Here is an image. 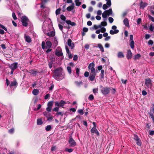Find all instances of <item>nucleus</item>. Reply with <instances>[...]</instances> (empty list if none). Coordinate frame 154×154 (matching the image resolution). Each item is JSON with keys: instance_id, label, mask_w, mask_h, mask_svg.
Wrapping results in <instances>:
<instances>
[{"instance_id": "obj_45", "label": "nucleus", "mask_w": 154, "mask_h": 154, "mask_svg": "<svg viewBox=\"0 0 154 154\" xmlns=\"http://www.w3.org/2000/svg\"><path fill=\"white\" fill-rule=\"evenodd\" d=\"M149 29L152 32L154 30V27L152 24H151L149 27Z\"/></svg>"}, {"instance_id": "obj_11", "label": "nucleus", "mask_w": 154, "mask_h": 154, "mask_svg": "<svg viewBox=\"0 0 154 154\" xmlns=\"http://www.w3.org/2000/svg\"><path fill=\"white\" fill-rule=\"evenodd\" d=\"M18 63H14L11 64L9 67L12 70H14L16 69L17 67Z\"/></svg>"}, {"instance_id": "obj_8", "label": "nucleus", "mask_w": 154, "mask_h": 154, "mask_svg": "<svg viewBox=\"0 0 154 154\" xmlns=\"http://www.w3.org/2000/svg\"><path fill=\"white\" fill-rule=\"evenodd\" d=\"M134 139L136 141V143L137 145L140 146L141 145V141L137 135H134Z\"/></svg>"}, {"instance_id": "obj_27", "label": "nucleus", "mask_w": 154, "mask_h": 154, "mask_svg": "<svg viewBox=\"0 0 154 154\" xmlns=\"http://www.w3.org/2000/svg\"><path fill=\"white\" fill-rule=\"evenodd\" d=\"M55 54L58 56H60L63 55V54L61 51H56Z\"/></svg>"}, {"instance_id": "obj_35", "label": "nucleus", "mask_w": 154, "mask_h": 154, "mask_svg": "<svg viewBox=\"0 0 154 154\" xmlns=\"http://www.w3.org/2000/svg\"><path fill=\"white\" fill-rule=\"evenodd\" d=\"M75 2L76 6H79L81 4V2H79V0H75Z\"/></svg>"}, {"instance_id": "obj_28", "label": "nucleus", "mask_w": 154, "mask_h": 154, "mask_svg": "<svg viewBox=\"0 0 154 154\" xmlns=\"http://www.w3.org/2000/svg\"><path fill=\"white\" fill-rule=\"evenodd\" d=\"M98 47L100 49V50L102 52H103L104 51V48L102 45L100 44H98Z\"/></svg>"}, {"instance_id": "obj_1", "label": "nucleus", "mask_w": 154, "mask_h": 154, "mask_svg": "<svg viewBox=\"0 0 154 154\" xmlns=\"http://www.w3.org/2000/svg\"><path fill=\"white\" fill-rule=\"evenodd\" d=\"M53 77L56 80L59 81L64 78V74L63 73L62 68L61 67L56 69L54 71Z\"/></svg>"}, {"instance_id": "obj_10", "label": "nucleus", "mask_w": 154, "mask_h": 154, "mask_svg": "<svg viewBox=\"0 0 154 154\" xmlns=\"http://www.w3.org/2000/svg\"><path fill=\"white\" fill-rule=\"evenodd\" d=\"M67 44L71 49H73L74 47V43L70 39H68L67 41Z\"/></svg>"}, {"instance_id": "obj_33", "label": "nucleus", "mask_w": 154, "mask_h": 154, "mask_svg": "<svg viewBox=\"0 0 154 154\" xmlns=\"http://www.w3.org/2000/svg\"><path fill=\"white\" fill-rule=\"evenodd\" d=\"M104 71L102 69L101 71V73L100 76L102 79H103L104 77Z\"/></svg>"}, {"instance_id": "obj_50", "label": "nucleus", "mask_w": 154, "mask_h": 154, "mask_svg": "<svg viewBox=\"0 0 154 154\" xmlns=\"http://www.w3.org/2000/svg\"><path fill=\"white\" fill-rule=\"evenodd\" d=\"M63 112H57L56 114V115L57 116H58L59 115H61V116H63Z\"/></svg>"}, {"instance_id": "obj_63", "label": "nucleus", "mask_w": 154, "mask_h": 154, "mask_svg": "<svg viewBox=\"0 0 154 154\" xmlns=\"http://www.w3.org/2000/svg\"><path fill=\"white\" fill-rule=\"evenodd\" d=\"M50 97V95L49 94H46L45 96V99H47L48 98H49Z\"/></svg>"}, {"instance_id": "obj_52", "label": "nucleus", "mask_w": 154, "mask_h": 154, "mask_svg": "<svg viewBox=\"0 0 154 154\" xmlns=\"http://www.w3.org/2000/svg\"><path fill=\"white\" fill-rule=\"evenodd\" d=\"M100 32H101L102 33H104L106 31V28L104 27H102L101 28Z\"/></svg>"}, {"instance_id": "obj_30", "label": "nucleus", "mask_w": 154, "mask_h": 154, "mask_svg": "<svg viewBox=\"0 0 154 154\" xmlns=\"http://www.w3.org/2000/svg\"><path fill=\"white\" fill-rule=\"evenodd\" d=\"M59 106L63 107L64 105L66 103V102L64 101L61 100L60 102H59Z\"/></svg>"}, {"instance_id": "obj_34", "label": "nucleus", "mask_w": 154, "mask_h": 154, "mask_svg": "<svg viewBox=\"0 0 154 154\" xmlns=\"http://www.w3.org/2000/svg\"><path fill=\"white\" fill-rule=\"evenodd\" d=\"M43 115L44 116H45V117H46L47 118L50 115H51L48 112L46 111L44 112L43 113Z\"/></svg>"}, {"instance_id": "obj_59", "label": "nucleus", "mask_w": 154, "mask_h": 154, "mask_svg": "<svg viewBox=\"0 0 154 154\" xmlns=\"http://www.w3.org/2000/svg\"><path fill=\"white\" fill-rule=\"evenodd\" d=\"M94 28L95 29H97L98 28H101V26H100V25L98 26H97L95 25H94Z\"/></svg>"}, {"instance_id": "obj_48", "label": "nucleus", "mask_w": 154, "mask_h": 154, "mask_svg": "<svg viewBox=\"0 0 154 154\" xmlns=\"http://www.w3.org/2000/svg\"><path fill=\"white\" fill-rule=\"evenodd\" d=\"M76 75H77V77H78L79 76L80 72V69L78 68H77L76 69Z\"/></svg>"}, {"instance_id": "obj_4", "label": "nucleus", "mask_w": 154, "mask_h": 154, "mask_svg": "<svg viewBox=\"0 0 154 154\" xmlns=\"http://www.w3.org/2000/svg\"><path fill=\"white\" fill-rule=\"evenodd\" d=\"M95 64L93 63H90L88 65V68L90 70V73H96L95 69L94 68Z\"/></svg>"}, {"instance_id": "obj_23", "label": "nucleus", "mask_w": 154, "mask_h": 154, "mask_svg": "<svg viewBox=\"0 0 154 154\" xmlns=\"http://www.w3.org/2000/svg\"><path fill=\"white\" fill-rule=\"evenodd\" d=\"M74 3H72L71 5L67 7L66 8V10L68 11H71L74 8Z\"/></svg>"}, {"instance_id": "obj_62", "label": "nucleus", "mask_w": 154, "mask_h": 154, "mask_svg": "<svg viewBox=\"0 0 154 154\" xmlns=\"http://www.w3.org/2000/svg\"><path fill=\"white\" fill-rule=\"evenodd\" d=\"M150 35L149 34H146L145 35V38L146 39H148L150 38Z\"/></svg>"}, {"instance_id": "obj_14", "label": "nucleus", "mask_w": 154, "mask_h": 154, "mask_svg": "<svg viewBox=\"0 0 154 154\" xmlns=\"http://www.w3.org/2000/svg\"><path fill=\"white\" fill-rule=\"evenodd\" d=\"M66 50L67 52V54L68 56V57L69 59H71L72 57V55L70 52L68 47L67 46H65Z\"/></svg>"}, {"instance_id": "obj_43", "label": "nucleus", "mask_w": 154, "mask_h": 154, "mask_svg": "<svg viewBox=\"0 0 154 154\" xmlns=\"http://www.w3.org/2000/svg\"><path fill=\"white\" fill-rule=\"evenodd\" d=\"M109 7H108V5H107L106 4H104L103 6V8L104 10H106Z\"/></svg>"}, {"instance_id": "obj_18", "label": "nucleus", "mask_w": 154, "mask_h": 154, "mask_svg": "<svg viewBox=\"0 0 154 154\" xmlns=\"http://www.w3.org/2000/svg\"><path fill=\"white\" fill-rule=\"evenodd\" d=\"M29 72L35 76L36 75L37 73H39L37 70H35L33 69L30 70V71Z\"/></svg>"}, {"instance_id": "obj_46", "label": "nucleus", "mask_w": 154, "mask_h": 154, "mask_svg": "<svg viewBox=\"0 0 154 154\" xmlns=\"http://www.w3.org/2000/svg\"><path fill=\"white\" fill-rule=\"evenodd\" d=\"M94 99V97L92 94L90 95L88 97V99L91 101L92 100Z\"/></svg>"}, {"instance_id": "obj_21", "label": "nucleus", "mask_w": 154, "mask_h": 154, "mask_svg": "<svg viewBox=\"0 0 154 154\" xmlns=\"http://www.w3.org/2000/svg\"><path fill=\"white\" fill-rule=\"evenodd\" d=\"M147 5V4L146 3H143L141 1L140 4V8L144 9Z\"/></svg>"}, {"instance_id": "obj_32", "label": "nucleus", "mask_w": 154, "mask_h": 154, "mask_svg": "<svg viewBox=\"0 0 154 154\" xmlns=\"http://www.w3.org/2000/svg\"><path fill=\"white\" fill-rule=\"evenodd\" d=\"M17 85V83L16 81H14L12 82H11L10 85L11 86H16Z\"/></svg>"}, {"instance_id": "obj_44", "label": "nucleus", "mask_w": 154, "mask_h": 154, "mask_svg": "<svg viewBox=\"0 0 154 154\" xmlns=\"http://www.w3.org/2000/svg\"><path fill=\"white\" fill-rule=\"evenodd\" d=\"M73 150V149H72L71 148H66L65 149V151L66 152H72Z\"/></svg>"}, {"instance_id": "obj_17", "label": "nucleus", "mask_w": 154, "mask_h": 154, "mask_svg": "<svg viewBox=\"0 0 154 154\" xmlns=\"http://www.w3.org/2000/svg\"><path fill=\"white\" fill-rule=\"evenodd\" d=\"M52 45L51 42L49 41H48L46 42L45 45V49H47L48 48H51Z\"/></svg>"}, {"instance_id": "obj_54", "label": "nucleus", "mask_w": 154, "mask_h": 154, "mask_svg": "<svg viewBox=\"0 0 154 154\" xmlns=\"http://www.w3.org/2000/svg\"><path fill=\"white\" fill-rule=\"evenodd\" d=\"M108 20L109 22L110 23H112L113 22L114 20L113 18L111 17H109L108 18Z\"/></svg>"}, {"instance_id": "obj_25", "label": "nucleus", "mask_w": 154, "mask_h": 154, "mask_svg": "<svg viewBox=\"0 0 154 154\" xmlns=\"http://www.w3.org/2000/svg\"><path fill=\"white\" fill-rule=\"evenodd\" d=\"M32 93L34 95H37L39 93V90L38 89H34L32 91Z\"/></svg>"}, {"instance_id": "obj_29", "label": "nucleus", "mask_w": 154, "mask_h": 154, "mask_svg": "<svg viewBox=\"0 0 154 154\" xmlns=\"http://www.w3.org/2000/svg\"><path fill=\"white\" fill-rule=\"evenodd\" d=\"M54 88V85L53 83H51L50 85V86L48 87V89L49 90L51 91V92L53 89Z\"/></svg>"}, {"instance_id": "obj_47", "label": "nucleus", "mask_w": 154, "mask_h": 154, "mask_svg": "<svg viewBox=\"0 0 154 154\" xmlns=\"http://www.w3.org/2000/svg\"><path fill=\"white\" fill-rule=\"evenodd\" d=\"M61 9L59 8L57 9L56 11V14L57 15L60 14Z\"/></svg>"}, {"instance_id": "obj_49", "label": "nucleus", "mask_w": 154, "mask_h": 154, "mask_svg": "<svg viewBox=\"0 0 154 154\" xmlns=\"http://www.w3.org/2000/svg\"><path fill=\"white\" fill-rule=\"evenodd\" d=\"M53 64V62L52 61L49 62H48V66L50 69H51L52 67V65Z\"/></svg>"}, {"instance_id": "obj_24", "label": "nucleus", "mask_w": 154, "mask_h": 154, "mask_svg": "<svg viewBox=\"0 0 154 154\" xmlns=\"http://www.w3.org/2000/svg\"><path fill=\"white\" fill-rule=\"evenodd\" d=\"M123 23L125 26L128 27L129 26L128 20L127 18H125L124 19Z\"/></svg>"}, {"instance_id": "obj_53", "label": "nucleus", "mask_w": 154, "mask_h": 154, "mask_svg": "<svg viewBox=\"0 0 154 154\" xmlns=\"http://www.w3.org/2000/svg\"><path fill=\"white\" fill-rule=\"evenodd\" d=\"M45 43L44 42H42V48L43 49H44L45 48Z\"/></svg>"}, {"instance_id": "obj_19", "label": "nucleus", "mask_w": 154, "mask_h": 154, "mask_svg": "<svg viewBox=\"0 0 154 154\" xmlns=\"http://www.w3.org/2000/svg\"><path fill=\"white\" fill-rule=\"evenodd\" d=\"M43 118H40L38 119L37 120V124L38 125H41L43 124V122L42 121Z\"/></svg>"}, {"instance_id": "obj_56", "label": "nucleus", "mask_w": 154, "mask_h": 154, "mask_svg": "<svg viewBox=\"0 0 154 154\" xmlns=\"http://www.w3.org/2000/svg\"><path fill=\"white\" fill-rule=\"evenodd\" d=\"M60 18L61 20H64L65 21L66 18L63 15H61L60 16Z\"/></svg>"}, {"instance_id": "obj_57", "label": "nucleus", "mask_w": 154, "mask_h": 154, "mask_svg": "<svg viewBox=\"0 0 154 154\" xmlns=\"http://www.w3.org/2000/svg\"><path fill=\"white\" fill-rule=\"evenodd\" d=\"M153 44V42L152 40H149L148 42V45H152Z\"/></svg>"}, {"instance_id": "obj_58", "label": "nucleus", "mask_w": 154, "mask_h": 154, "mask_svg": "<svg viewBox=\"0 0 154 154\" xmlns=\"http://www.w3.org/2000/svg\"><path fill=\"white\" fill-rule=\"evenodd\" d=\"M76 84L78 86H79L80 85L82 84V82H75Z\"/></svg>"}, {"instance_id": "obj_42", "label": "nucleus", "mask_w": 154, "mask_h": 154, "mask_svg": "<svg viewBox=\"0 0 154 154\" xmlns=\"http://www.w3.org/2000/svg\"><path fill=\"white\" fill-rule=\"evenodd\" d=\"M53 116L52 115H50L47 118V120L51 121L53 119Z\"/></svg>"}, {"instance_id": "obj_31", "label": "nucleus", "mask_w": 154, "mask_h": 154, "mask_svg": "<svg viewBox=\"0 0 154 154\" xmlns=\"http://www.w3.org/2000/svg\"><path fill=\"white\" fill-rule=\"evenodd\" d=\"M141 55L140 54H136L134 58V60H136L137 59H139L140 57H141Z\"/></svg>"}, {"instance_id": "obj_22", "label": "nucleus", "mask_w": 154, "mask_h": 154, "mask_svg": "<svg viewBox=\"0 0 154 154\" xmlns=\"http://www.w3.org/2000/svg\"><path fill=\"white\" fill-rule=\"evenodd\" d=\"M66 23L68 24H69L72 26H75L76 23L74 22H72L70 20H66L65 21Z\"/></svg>"}, {"instance_id": "obj_51", "label": "nucleus", "mask_w": 154, "mask_h": 154, "mask_svg": "<svg viewBox=\"0 0 154 154\" xmlns=\"http://www.w3.org/2000/svg\"><path fill=\"white\" fill-rule=\"evenodd\" d=\"M148 18L152 22H154V18L150 15H148Z\"/></svg>"}, {"instance_id": "obj_20", "label": "nucleus", "mask_w": 154, "mask_h": 154, "mask_svg": "<svg viewBox=\"0 0 154 154\" xmlns=\"http://www.w3.org/2000/svg\"><path fill=\"white\" fill-rule=\"evenodd\" d=\"M46 34L48 36L50 37H53L55 35V32L54 31H51L47 32Z\"/></svg>"}, {"instance_id": "obj_2", "label": "nucleus", "mask_w": 154, "mask_h": 154, "mask_svg": "<svg viewBox=\"0 0 154 154\" xmlns=\"http://www.w3.org/2000/svg\"><path fill=\"white\" fill-rule=\"evenodd\" d=\"M21 21L23 26L26 27L27 26L29 20L28 18L26 17L25 16H22L21 18Z\"/></svg>"}, {"instance_id": "obj_39", "label": "nucleus", "mask_w": 154, "mask_h": 154, "mask_svg": "<svg viewBox=\"0 0 154 154\" xmlns=\"http://www.w3.org/2000/svg\"><path fill=\"white\" fill-rule=\"evenodd\" d=\"M134 41H131L130 42V46L132 49H133L134 48Z\"/></svg>"}, {"instance_id": "obj_26", "label": "nucleus", "mask_w": 154, "mask_h": 154, "mask_svg": "<svg viewBox=\"0 0 154 154\" xmlns=\"http://www.w3.org/2000/svg\"><path fill=\"white\" fill-rule=\"evenodd\" d=\"M117 56L118 58H123L124 57V55L122 52H119L117 54Z\"/></svg>"}, {"instance_id": "obj_7", "label": "nucleus", "mask_w": 154, "mask_h": 154, "mask_svg": "<svg viewBox=\"0 0 154 154\" xmlns=\"http://www.w3.org/2000/svg\"><path fill=\"white\" fill-rule=\"evenodd\" d=\"M70 147H74L76 145V143L71 136L69 137L68 141Z\"/></svg>"}, {"instance_id": "obj_5", "label": "nucleus", "mask_w": 154, "mask_h": 154, "mask_svg": "<svg viewBox=\"0 0 154 154\" xmlns=\"http://www.w3.org/2000/svg\"><path fill=\"white\" fill-rule=\"evenodd\" d=\"M110 88L107 87H103L101 90V92L104 95L108 94L109 92Z\"/></svg>"}, {"instance_id": "obj_41", "label": "nucleus", "mask_w": 154, "mask_h": 154, "mask_svg": "<svg viewBox=\"0 0 154 154\" xmlns=\"http://www.w3.org/2000/svg\"><path fill=\"white\" fill-rule=\"evenodd\" d=\"M53 101H51L48 102V103L47 106L49 107H52L53 105Z\"/></svg>"}, {"instance_id": "obj_15", "label": "nucleus", "mask_w": 154, "mask_h": 154, "mask_svg": "<svg viewBox=\"0 0 154 154\" xmlns=\"http://www.w3.org/2000/svg\"><path fill=\"white\" fill-rule=\"evenodd\" d=\"M96 75V73H93L90 74V75L89 77V79L91 81H92L94 80L95 79V76Z\"/></svg>"}, {"instance_id": "obj_38", "label": "nucleus", "mask_w": 154, "mask_h": 154, "mask_svg": "<svg viewBox=\"0 0 154 154\" xmlns=\"http://www.w3.org/2000/svg\"><path fill=\"white\" fill-rule=\"evenodd\" d=\"M107 23L105 21L102 22L100 24V26L101 28L102 26H106L107 25Z\"/></svg>"}, {"instance_id": "obj_16", "label": "nucleus", "mask_w": 154, "mask_h": 154, "mask_svg": "<svg viewBox=\"0 0 154 154\" xmlns=\"http://www.w3.org/2000/svg\"><path fill=\"white\" fill-rule=\"evenodd\" d=\"M24 38L25 39V41L28 43H30L31 42L30 37L26 34L24 35Z\"/></svg>"}, {"instance_id": "obj_12", "label": "nucleus", "mask_w": 154, "mask_h": 154, "mask_svg": "<svg viewBox=\"0 0 154 154\" xmlns=\"http://www.w3.org/2000/svg\"><path fill=\"white\" fill-rule=\"evenodd\" d=\"M91 133H95L96 134L97 136L100 135L98 131L96 128L95 127H93L91 130Z\"/></svg>"}, {"instance_id": "obj_64", "label": "nucleus", "mask_w": 154, "mask_h": 154, "mask_svg": "<svg viewBox=\"0 0 154 154\" xmlns=\"http://www.w3.org/2000/svg\"><path fill=\"white\" fill-rule=\"evenodd\" d=\"M98 89L97 88L94 89L93 90V93L95 94L96 93H98Z\"/></svg>"}, {"instance_id": "obj_55", "label": "nucleus", "mask_w": 154, "mask_h": 154, "mask_svg": "<svg viewBox=\"0 0 154 154\" xmlns=\"http://www.w3.org/2000/svg\"><path fill=\"white\" fill-rule=\"evenodd\" d=\"M78 112L79 114L81 115H83L84 114L83 111L82 109H79L78 110Z\"/></svg>"}, {"instance_id": "obj_36", "label": "nucleus", "mask_w": 154, "mask_h": 154, "mask_svg": "<svg viewBox=\"0 0 154 154\" xmlns=\"http://www.w3.org/2000/svg\"><path fill=\"white\" fill-rule=\"evenodd\" d=\"M51 129V127L50 125H47L45 128V130L47 131H50Z\"/></svg>"}, {"instance_id": "obj_40", "label": "nucleus", "mask_w": 154, "mask_h": 154, "mask_svg": "<svg viewBox=\"0 0 154 154\" xmlns=\"http://www.w3.org/2000/svg\"><path fill=\"white\" fill-rule=\"evenodd\" d=\"M67 69L69 73L70 74H71L72 73V69L71 67L68 66L67 67Z\"/></svg>"}, {"instance_id": "obj_9", "label": "nucleus", "mask_w": 154, "mask_h": 154, "mask_svg": "<svg viewBox=\"0 0 154 154\" xmlns=\"http://www.w3.org/2000/svg\"><path fill=\"white\" fill-rule=\"evenodd\" d=\"M145 84L148 88H150L152 87V83L151 79L149 78L146 79Z\"/></svg>"}, {"instance_id": "obj_6", "label": "nucleus", "mask_w": 154, "mask_h": 154, "mask_svg": "<svg viewBox=\"0 0 154 154\" xmlns=\"http://www.w3.org/2000/svg\"><path fill=\"white\" fill-rule=\"evenodd\" d=\"M117 27L115 25L113 26L112 27V29L114 30H111L109 31L110 34L111 35H114V34H117L119 32V30L118 29H116Z\"/></svg>"}, {"instance_id": "obj_61", "label": "nucleus", "mask_w": 154, "mask_h": 154, "mask_svg": "<svg viewBox=\"0 0 154 154\" xmlns=\"http://www.w3.org/2000/svg\"><path fill=\"white\" fill-rule=\"evenodd\" d=\"M14 129L13 128H12L8 130V132L11 134H12L14 133Z\"/></svg>"}, {"instance_id": "obj_60", "label": "nucleus", "mask_w": 154, "mask_h": 154, "mask_svg": "<svg viewBox=\"0 0 154 154\" xmlns=\"http://www.w3.org/2000/svg\"><path fill=\"white\" fill-rule=\"evenodd\" d=\"M12 17L14 20H16L17 19L15 14L14 13H13L12 14Z\"/></svg>"}, {"instance_id": "obj_13", "label": "nucleus", "mask_w": 154, "mask_h": 154, "mask_svg": "<svg viewBox=\"0 0 154 154\" xmlns=\"http://www.w3.org/2000/svg\"><path fill=\"white\" fill-rule=\"evenodd\" d=\"M132 54L130 50L128 51L126 57L128 59H131L132 57Z\"/></svg>"}, {"instance_id": "obj_37", "label": "nucleus", "mask_w": 154, "mask_h": 154, "mask_svg": "<svg viewBox=\"0 0 154 154\" xmlns=\"http://www.w3.org/2000/svg\"><path fill=\"white\" fill-rule=\"evenodd\" d=\"M106 4L108 5V7H110L111 5V0H106Z\"/></svg>"}, {"instance_id": "obj_3", "label": "nucleus", "mask_w": 154, "mask_h": 154, "mask_svg": "<svg viewBox=\"0 0 154 154\" xmlns=\"http://www.w3.org/2000/svg\"><path fill=\"white\" fill-rule=\"evenodd\" d=\"M112 14V10L111 8H109L108 10H105L102 14V17L103 18L106 19L107 16H109Z\"/></svg>"}]
</instances>
